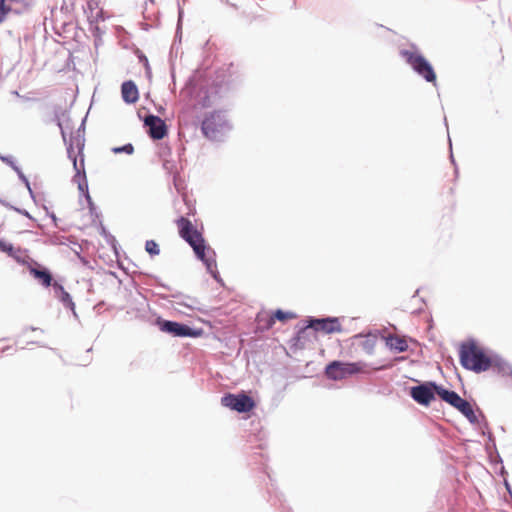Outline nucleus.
<instances>
[{
	"label": "nucleus",
	"mask_w": 512,
	"mask_h": 512,
	"mask_svg": "<svg viewBox=\"0 0 512 512\" xmlns=\"http://www.w3.org/2000/svg\"><path fill=\"white\" fill-rule=\"evenodd\" d=\"M176 226L180 237L192 247L196 256L210 267L214 260L207 256L210 248L206 246L202 233L186 217L178 218Z\"/></svg>",
	"instance_id": "nucleus-1"
},
{
	"label": "nucleus",
	"mask_w": 512,
	"mask_h": 512,
	"mask_svg": "<svg viewBox=\"0 0 512 512\" xmlns=\"http://www.w3.org/2000/svg\"><path fill=\"white\" fill-rule=\"evenodd\" d=\"M485 350L474 341L462 343L459 350L461 365L475 373H481L489 370L490 359Z\"/></svg>",
	"instance_id": "nucleus-2"
},
{
	"label": "nucleus",
	"mask_w": 512,
	"mask_h": 512,
	"mask_svg": "<svg viewBox=\"0 0 512 512\" xmlns=\"http://www.w3.org/2000/svg\"><path fill=\"white\" fill-rule=\"evenodd\" d=\"M400 55L412 67V69L427 82H436V73L428 60L417 50L403 49Z\"/></svg>",
	"instance_id": "nucleus-3"
},
{
	"label": "nucleus",
	"mask_w": 512,
	"mask_h": 512,
	"mask_svg": "<svg viewBox=\"0 0 512 512\" xmlns=\"http://www.w3.org/2000/svg\"><path fill=\"white\" fill-rule=\"evenodd\" d=\"M365 364L361 362L345 363L333 361L325 368L326 376L331 380H342L351 375L364 372Z\"/></svg>",
	"instance_id": "nucleus-4"
},
{
	"label": "nucleus",
	"mask_w": 512,
	"mask_h": 512,
	"mask_svg": "<svg viewBox=\"0 0 512 512\" xmlns=\"http://www.w3.org/2000/svg\"><path fill=\"white\" fill-rule=\"evenodd\" d=\"M221 404L238 413L252 411L256 404L255 401L244 392L238 394L228 393L221 398Z\"/></svg>",
	"instance_id": "nucleus-5"
},
{
	"label": "nucleus",
	"mask_w": 512,
	"mask_h": 512,
	"mask_svg": "<svg viewBox=\"0 0 512 512\" xmlns=\"http://www.w3.org/2000/svg\"><path fill=\"white\" fill-rule=\"evenodd\" d=\"M226 126V119L220 112H212L202 122V132L209 139H216L218 134Z\"/></svg>",
	"instance_id": "nucleus-6"
},
{
	"label": "nucleus",
	"mask_w": 512,
	"mask_h": 512,
	"mask_svg": "<svg viewBox=\"0 0 512 512\" xmlns=\"http://www.w3.org/2000/svg\"><path fill=\"white\" fill-rule=\"evenodd\" d=\"M33 6V0H0V23L10 12L17 14L29 10Z\"/></svg>",
	"instance_id": "nucleus-7"
},
{
	"label": "nucleus",
	"mask_w": 512,
	"mask_h": 512,
	"mask_svg": "<svg viewBox=\"0 0 512 512\" xmlns=\"http://www.w3.org/2000/svg\"><path fill=\"white\" fill-rule=\"evenodd\" d=\"M144 125L147 127V133L153 140L163 139L167 133L168 128L166 123L158 116L147 115L144 118Z\"/></svg>",
	"instance_id": "nucleus-8"
},
{
	"label": "nucleus",
	"mask_w": 512,
	"mask_h": 512,
	"mask_svg": "<svg viewBox=\"0 0 512 512\" xmlns=\"http://www.w3.org/2000/svg\"><path fill=\"white\" fill-rule=\"evenodd\" d=\"M309 327L326 334L342 331L337 318L312 319L310 320Z\"/></svg>",
	"instance_id": "nucleus-9"
},
{
	"label": "nucleus",
	"mask_w": 512,
	"mask_h": 512,
	"mask_svg": "<svg viewBox=\"0 0 512 512\" xmlns=\"http://www.w3.org/2000/svg\"><path fill=\"white\" fill-rule=\"evenodd\" d=\"M434 392L435 390L432 386L419 385L411 388L410 395L419 404L429 405L435 398Z\"/></svg>",
	"instance_id": "nucleus-10"
},
{
	"label": "nucleus",
	"mask_w": 512,
	"mask_h": 512,
	"mask_svg": "<svg viewBox=\"0 0 512 512\" xmlns=\"http://www.w3.org/2000/svg\"><path fill=\"white\" fill-rule=\"evenodd\" d=\"M489 370H491L496 375L503 378L512 377V367L511 365L498 356H492L490 359Z\"/></svg>",
	"instance_id": "nucleus-11"
},
{
	"label": "nucleus",
	"mask_w": 512,
	"mask_h": 512,
	"mask_svg": "<svg viewBox=\"0 0 512 512\" xmlns=\"http://www.w3.org/2000/svg\"><path fill=\"white\" fill-rule=\"evenodd\" d=\"M162 330L180 337L195 335L189 326L173 321H165L162 325Z\"/></svg>",
	"instance_id": "nucleus-12"
},
{
	"label": "nucleus",
	"mask_w": 512,
	"mask_h": 512,
	"mask_svg": "<svg viewBox=\"0 0 512 512\" xmlns=\"http://www.w3.org/2000/svg\"><path fill=\"white\" fill-rule=\"evenodd\" d=\"M123 100L128 104L136 103L139 99V91L133 81H125L121 86Z\"/></svg>",
	"instance_id": "nucleus-13"
},
{
	"label": "nucleus",
	"mask_w": 512,
	"mask_h": 512,
	"mask_svg": "<svg viewBox=\"0 0 512 512\" xmlns=\"http://www.w3.org/2000/svg\"><path fill=\"white\" fill-rule=\"evenodd\" d=\"M430 385H432V387L434 388L435 392L439 395V397L443 401L449 403L454 408L458 407V405H459L460 401L462 400V398L456 392L446 390L443 387L437 386L434 383H431Z\"/></svg>",
	"instance_id": "nucleus-14"
},
{
	"label": "nucleus",
	"mask_w": 512,
	"mask_h": 512,
	"mask_svg": "<svg viewBox=\"0 0 512 512\" xmlns=\"http://www.w3.org/2000/svg\"><path fill=\"white\" fill-rule=\"evenodd\" d=\"M29 271L30 274L35 279H37L43 286L49 287L52 285V275L46 268H42L40 266L30 267Z\"/></svg>",
	"instance_id": "nucleus-15"
},
{
	"label": "nucleus",
	"mask_w": 512,
	"mask_h": 512,
	"mask_svg": "<svg viewBox=\"0 0 512 512\" xmlns=\"http://www.w3.org/2000/svg\"><path fill=\"white\" fill-rule=\"evenodd\" d=\"M386 344L390 349L398 352H404L408 349V343L406 339L399 336H389L386 339Z\"/></svg>",
	"instance_id": "nucleus-16"
},
{
	"label": "nucleus",
	"mask_w": 512,
	"mask_h": 512,
	"mask_svg": "<svg viewBox=\"0 0 512 512\" xmlns=\"http://www.w3.org/2000/svg\"><path fill=\"white\" fill-rule=\"evenodd\" d=\"M455 408L459 410L470 422H477V416L472 408V405L465 399L462 398L458 407Z\"/></svg>",
	"instance_id": "nucleus-17"
},
{
	"label": "nucleus",
	"mask_w": 512,
	"mask_h": 512,
	"mask_svg": "<svg viewBox=\"0 0 512 512\" xmlns=\"http://www.w3.org/2000/svg\"><path fill=\"white\" fill-rule=\"evenodd\" d=\"M256 320L260 330H269L275 324V317L267 313H259Z\"/></svg>",
	"instance_id": "nucleus-18"
},
{
	"label": "nucleus",
	"mask_w": 512,
	"mask_h": 512,
	"mask_svg": "<svg viewBox=\"0 0 512 512\" xmlns=\"http://www.w3.org/2000/svg\"><path fill=\"white\" fill-rule=\"evenodd\" d=\"M272 317H275V321L278 320V321H281V322H286L290 319H293L296 317V315L292 312H289V311H283V310H276L273 314H271Z\"/></svg>",
	"instance_id": "nucleus-19"
},
{
	"label": "nucleus",
	"mask_w": 512,
	"mask_h": 512,
	"mask_svg": "<svg viewBox=\"0 0 512 512\" xmlns=\"http://www.w3.org/2000/svg\"><path fill=\"white\" fill-rule=\"evenodd\" d=\"M0 251L7 253L9 256L14 257L19 250H16L13 245L4 239L0 238Z\"/></svg>",
	"instance_id": "nucleus-20"
},
{
	"label": "nucleus",
	"mask_w": 512,
	"mask_h": 512,
	"mask_svg": "<svg viewBox=\"0 0 512 512\" xmlns=\"http://www.w3.org/2000/svg\"><path fill=\"white\" fill-rule=\"evenodd\" d=\"M59 299L67 308H69L75 314V304L67 291H62V294L59 295Z\"/></svg>",
	"instance_id": "nucleus-21"
},
{
	"label": "nucleus",
	"mask_w": 512,
	"mask_h": 512,
	"mask_svg": "<svg viewBox=\"0 0 512 512\" xmlns=\"http://www.w3.org/2000/svg\"><path fill=\"white\" fill-rule=\"evenodd\" d=\"M145 250L151 256H156V255H159V253H160L159 245L154 240H147L146 241V243H145Z\"/></svg>",
	"instance_id": "nucleus-22"
},
{
	"label": "nucleus",
	"mask_w": 512,
	"mask_h": 512,
	"mask_svg": "<svg viewBox=\"0 0 512 512\" xmlns=\"http://www.w3.org/2000/svg\"><path fill=\"white\" fill-rule=\"evenodd\" d=\"M112 152L115 153V154L126 153L128 155H131L134 152V147H133L132 144L128 143V144H126L124 146H121V147H114V148H112Z\"/></svg>",
	"instance_id": "nucleus-23"
},
{
	"label": "nucleus",
	"mask_w": 512,
	"mask_h": 512,
	"mask_svg": "<svg viewBox=\"0 0 512 512\" xmlns=\"http://www.w3.org/2000/svg\"><path fill=\"white\" fill-rule=\"evenodd\" d=\"M52 286H53L55 293L57 294L58 297H59V295L62 294V291H66L64 289V287L61 284H59L58 282H53Z\"/></svg>",
	"instance_id": "nucleus-24"
},
{
	"label": "nucleus",
	"mask_w": 512,
	"mask_h": 512,
	"mask_svg": "<svg viewBox=\"0 0 512 512\" xmlns=\"http://www.w3.org/2000/svg\"><path fill=\"white\" fill-rule=\"evenodd\" d=\"M52 286H53L55 293L57 294L58 297H59V295L62 294V291H66L64 289V287L61 284H59L58 282H53Z\"/></svg>",
	"instance_id": "nucleus-25"
},
{
	"label": "nucleus",
	"mask_w": 512,
	"mask_h": 512,
	"mask_svg": "<svg viewBox=\"0 0 512 512\" xmlns=\"http://www.w3.org/2000/svg\"><path fill=\"white\" fill-rule=\"evenodd\" d=\"M14 349H15V348H14V346H13V345H6V346H3V347H1V348H0V352H1V353H4V352H6L7 350H14Z\"/></svg>",
	"instance_id": "nucleus-26"
}]
</instances>
